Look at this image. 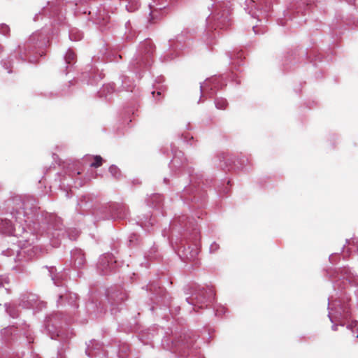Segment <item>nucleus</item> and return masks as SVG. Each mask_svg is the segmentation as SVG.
Returning a JSON list of instances; mask_svg holds the SVG:
<instances>
[{"mask_svg": "<svg viewBox=\"0 0 358 358\" xmlns=\"http://www.w3.org/2000/svg\"><path fill=\"white\" fill-rule=\"evenodd\" d=\"M75 57H76V55L73 52H71V51L67 52V53L66 55V57H65L66 62L70 64L72 61L74 60Z\"/></svg>", "mask_w": 358, "mask_h": 358, "instance_id": "39448f33", "label": "nucleus"}, {"mask_svg": "<svg viewBox=\"0 0 358 358\" xmlns=\"http://www.w3.org/2000/svg\"><path fill=\"white\" fill-rule=\"evenodd\" d=\"M14 231V227L8 219H2L0 220V232L7 235H12Z\"/></svg>", "mask_w": 358, "mask_h": 358, "instance_id": "f257e3e1", "label": "nucleus"}, {"mask_svg": "<svg viewBox=\"0 0 358 358\" xmlns=\"http://www.w3.org/2000/svg\"><path fill=\"white\" fill-rule=\"evenodd\" d=\"M149 43V50L148 51H151L154 48V45L150 42H148Z\"/></svg>", "mask_w": 358, "mask_h": 358, "instance_id": "0eeeda50", "label": "nucleus"}, {"mask_svg": "<svg viewBox=\"0 0 358 358\" xmlns=\"http://www.w3.org/2000/svg\"><path fill=\"white\" fill-rule=\"evenodd\" d=\"M357 337H358V335H357Z\"/></svg>", "mask_w": 358, "mask_h": 358, "instance_id": "9b49d317", "label": "nucleus"}, {"mask_svg": "<svg viewBox=\"0 0 358 358\" xmlns=\"http://www.w3.org/2000/svg\"><path fill=\"white\" fill-rule=\"evenodd\" d=\"M355 325H357V324L358 325V322L357 321H355Z\"/></svg>", "mask_w": 358, "mask_h": 358, "instance_id": "9d476101", "label": "nucleus"}, {"mask_svg": "<svg viewBox=\"0 0 358 358\" xmlns=\"http://www.w3.org/2000/svg\"><path fill=\"white\" fill-rule=\"evenodd\" d=\"M227 105V103L225 100H220L216 102V106L219 109H224Z\"/></svg>", "mask_w": 358, "mask_h": 358, "instance_id": "423d86ee", "label": "nucleus"}, {"mask_svg": "<svg viewBox=\"0 0 358 358\" xmlns=\"http://www.w3.org/2000/svg\"><path fill=\"white\" fill-rule=\"evenodd\" d=\"M157 94L158 96H159V95H161V92H157Z\"/></svg>", "mask_w": 358, "mask_h": 358, "instance_id": "6e6552de", "label": "nucleus"}, {"mask_svg": "<svg viewBox=\"0 0 358 358\" xmlns=\"http://www.w3.org/2000/svg\"><path fill=\"white\" fill-rule=\"evenodd\" d=\"M94 162L91 164V167L98 168L103 164V159L99 155H96L94 157Z\"/></svg>", "mask_w": 358, "mask_h": 358, "instance_id": "20e7f679", "label": "nucleus"}, {"mask_svg": "<svg viewBox=\"0 0 358 358\" xmlns=\"http://www.w3.org/2000/svg\"><path fill=\"white\" fill-rule=\"evenodd\" d=\"M152 95L155 96V92H152Z\"/></svg>", "mask_w": 358, "mask_h": 358, "instance_id": "1a4fd4ad", "label": "nucleus"}, {"mask_svg": "<svg viewBox=\"0 0 358 358\" xmlns=\"http://www.w3.org/2000/svg\"><path fill=\"white\" fill-rule=\"evenodd\" d=\"M110 173L115 178H119L120 177L121 173L120 169L115 165H112L109 167Z\"/></svg>", "mask_w": 358, "mask_h": 358, "instance_id": "f03ea898", "label": "nucleus"}, {"mask_svg": "<svg viewBox=\"0 0 358 358\" xmlns=\"http://www.w3.org/2000/svg\"><path fill=\"white\" fill-rule=\"evenodd\" d=\"M13 202L15 206H19V208H15L16 214L17 215H19V214L24 215V210H21L22 206L24 205L22 201L20 199H15Z\"/></svg>", "mask_w": 358, "mask_h": 358, "instance_id": "7ed1b4c3", "label": "nucleus"}]
</instances>
